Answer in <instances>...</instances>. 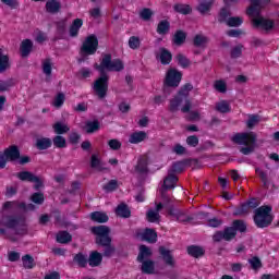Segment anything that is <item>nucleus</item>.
I'll list each match as a JSON object with an SVG mask.
<instances>
[{"label": "nucleus", "mask_w": 279, "mask_h": 279, "mask_svg": "<svg viewBox=\"0 0 279 279\" xmlns=\"http://www.w3.org/2000/svg\"><path fill=\"white\" fill-rule=\"evenodd\" d=\"M116 215L117 217H122L123 219H128V217L132 215V211L130 210L128 205L122 203L118 205V207L116 208Z\"/></svg>", "instance_id": "21"}, {"label": "nucleus", "mask_w": 279, "mask_h": 279, "mask_svg": "<svg viewBox=\"0 0 279 279\" xmlns=\"http://www.w3.org/2000/svg\"><path fill=\"white\" fill-rule=\"evenodd\" d=\"M137 236L142 241H147L148 243H156V240L158 239V234L153 229L141 231Z\"/></svg>", "instance_id": "13"}, {"label": "nucleus", "mask_w": 279, "mask_h": 279, "mask_svg": "<svg viewBox=\"0 0 279 279\" xmlns=\"http://www.w3.org/2000/svg\"><path fill=\"white\" fill-rule=\"evenodd\" d=\"M90 167L96 169V171H104L106 169L98 155H92Z\"/></svg>", "instance_id": "28"}, {"label": "nucleus", "mask_w": 279, "mask_h": 279, "mask_svg": "<svg viewBox=\"0 0 279 279\" xmlns=\"http://www.w3.org/2000/svg\"><path fill=\"white\" fill-rule=\"evenodd\" d=\"M108 145L110 149H113L114 151H117L118 149H121V142L119 140H110L108 142Z\"/></svg>", "instance_id": "56"}, {"label": "nucleus", "mask_w": 279, "mask_h": 279, "mask_svg": "<svg viewBox=\"0 0 279 279\" xmlns=\"http://www.w3.org/2000/svg\"><path fill=\"white\" fill-rule=\"evenodd\" d=\"M186 40V33L184 31H177L173 36L174 45H184Z\"/></svg>", "instance_id": "35"}, {"label": "nucleus", "mask_w": 279, "mask_h": 279, "mask_svg": "<svg viewBox=\"0 0 279 279\" xmlns=\"http://www.w3.org/2000/svg\"><path fill=\"white\" fill-rule=\"evenodd\" d=\"M159 254L162 256V259L165 260L166 265H169L170 267H173L175 265V259H173V255H171V251L160 247Z\"/></svg>", "instance_id": "18"}, {"label": "nucleus", "mask_w": 279, "mask_h": 279, "mask_svg": "<svg viewBox=\"0 0 279 279\" xmlns=\"http://www.w3.org/2000/svg\"><path fill=\"white\" fill-rule=\"evenodd\" d=\"M129 47L130 49L136 50L141 47V38L136 36H132L129 38Z\"/></svg>", "instance_id": "42"}, {"label": "nucleus", "mask_w": 279, "mask_h": 279, "mask_svg": "<svg viewBox=\"0 0 279 279\" xmlns=\"http://www.w3.org/2000/svg\"><path fill=\"white\" fill-rule=\"evenodd\" d=\"M186 144L190 145V147H197V145H199V140L197 136L192 135L186 138Z\"/></svg>", "instance_id": "53"}, {"label": "nucleus", "mask_w": 279, "mask_h": 279, "mask_svg": "<svg viewBox=\"0 0 279 279\" xmlns=\"http://www.w3.org/2000/svg\"><path fill=\"white\" fill-rule=\"evenodd\" d=\"M64 94H58L54 97L52 105L54 106V108H61V106L64 104Z\"/></svg>", "instance_id": "47"}, {"label": "nucleus", "mask_w": 279, "mask_h": 279, "mask_svg": "<svg viewBox=\"0 0 279 279\" xmlns=\"http://www.w3.org/2000/svg\"><path fill=\"white\" fill-rule=\"evenodd\" d=\"M72 236L68 232H59L57 234V241L58 243H69L71 241Z\"/></svg>", "instance_id": "43"}, {"label": "nucleus", "mask_w": 279, "mask_h": 279, "mask_svg": "<svg viewBox=\"0 0 279 279\" xmlns=\"http://www.w3.org/2000/svg\"><path fill=\"white\" fill-rule=\"evenodd\" d=\"M89 16L94 20L101 19V10L99 8L90 9Z\"/></svg>", "instance_id": "54"}, {"label": "nucleus", "mask_w": 279, "mask_h": 279, "mask_svg": "<svg viewBox=\"0 0 279 279\" xmlns=\"http://www.w3.org/2000/svg\"><path fill=\"white\" fill-rule=\"evenodd\" d=\"M84 25V21L82 19H75L70 26V36L75 37L80 34V29Z\"/></svg>", "instance_id": "24"}, {"label": "nucleus", "mask_w": 279, "mask_h": 279, "mask_svg": "<svg viewBox=\"0 0 279 279\" xmlns=\"http://www.w3.org/2000/svg\"><path fill=\"white\" fill-rule=\"evenodd\" d=\"M78 76L83 80H86V77H90V69L83 68L78 71Z\"/></svg>", "instance_id": "61"}, {"label": "nucleus", "mask_w": 279, "mask_h": 279, "mask_svg": "<svg viewBox=\"0 0 279 279\" xmlns=\"http://www.w3.org/2000/svg\"><path fill=\"white\" fill-rule=\"evenodd\" d=\"M175 182H178V177L170 174L163 180L162 189H175Z\"/></svg>", "instance_id": "32"}, {"label": "nucleus", "mask_w": 279, "mask_h": 279, "mask_svg": "<svg viewBox=\"0 0 279 279\" xmlns=\"http://www.w3.org/2000/svg\"><path fill=\"white\" fill-rule=\"evenodd\" d=\"M17 178L22 181L33 182L35 189H40V186H43V179L34 175L32 172H20L17 173Z\"/></svg>", "instance_id": "11"}, {"label": "nucleus", "mask_w": 279, "mask_h": 279, "mask_svg": "<svg viewBox=\"0 0 279 279\" xmlns=\"http://www.w3.org/2000/svg\"><path fill=\"white\" fill-rule=\"evenodd\" d=\"M90 219L97 223H106V221H108V215H106V213L96 211L90 214Z\"/></svg>", "instance_id": "29"}, {"label": "nucleus", "mask_w": 279, "mask_h": 279, "mask_svg": "<svg viewBox=\"0 0 279 279\" xmlns=\"http://www.w3.org/2000/svg\"><path fill=\"white\" fill-rule=\"evenodd\" d=\"M154 15V12L149 9H144L141 11L140 16L143 19V21H149L151 16Z\"/></svg>", "instance_id": "51"}, {"label": "nucleus", "mask_w": 279, "mask_h": 279, "mask_svg": "<svg viewBox=\"0 0 279 279\" xmlns=\"http://www.w3.org/2000/svg\"><path fill=\"white\" fill-rule=\"evenodd\" d=\"M174 61L179 66H181V69H189V66H191V60H189V58L182 53L177 54L174 57Z\"/></svg>", "instance_id": "26"}, {"label": "nucleus", "mask_w": 279, "mask_h": 279, "mask_svg": "<svg viewBox=\"0 0 279 279\" xmlns=\"http://www.w3.org/2000/svg\"><path fill=\"white\" fill-rule=\"evenodd\" d=\"M51 60L47 59L43 62V71L45 73V75H47L49 77V75H51Z\"/></svg>", "instance_id": "46"}, {"label": "nucleus", "mask_w": 279, "mask_h": 279, "mask_svg": "<svg viewBox=\"0 0 279 279\" xmlns=\"http://www.w3.org/2000/svg\"><path fill=\"white\" fill-rule=\"evenodd\" d=\"M102 255L101 253L94 251L89 254L88 263L90 267H99L101 265L102 260Z\"/></svg>", "instance_id": "20"}, {"label": "nucleus", "mask_w": 279, "mask_h": 279, "mask_svg": "<svg viewBox=\"0 0 279 279\" xmlns=\"http://www.w3.org/2000/svg\"><path fill=\"white\" fill-rule=\"evenodd\" d=\"M241 53H243V46H241V45L235 46V47L231 50V56H232V58H240Z\"/></svg>", "instance_id": "57"}, {"label": "nucleus", "mask_w": 279, "mask_h": 279, "mask_svg": "<svg viewBox=\"0 0 279 279\" xmlns=\"http://www.w3.org/2000/svg\"><path fill=\"white\" fill-rule=\"evenodd\" d=\"M173 151H174V154L182 155V154H186V148H184V146H182V145H180V144H177V145L173 147Z\"/></svg>", "instance_id": "63"}, {"label": "nucleus", "mask_w": 279, "mask_h": 279, "mask_svg": "<svg viewBox=\"0 0 279 279\" xmlns=\"http://www.w3.org/2000/svg\"><path fill=\"white\" fill-rule=\"evenodd\" d=\"M119 110L120 112H122L123 114H125V112H130V104L128 102H121L119 105Z\"/></svg>", "instance_id": "64"}, {"label": "nucleus", "mask_w": 279, "mask_h": 279, "mask_svg": "<svg viewBox=\"0 0 279 279\" xmlns=\"http://www.w3.org/2000/svg\"><path fill=\"white\" fill-rule=\"evenodd\" d=\"M191 90H193V85L191 84H186L184 85L182 88H181V92H180V96L181 97H186L189 95V93H191Z\"/></svg>", "instance_id": "59"}, {"label": "nucleus", "mask_w": 279, "mask_h": 279, "mask_svg": "<svg viewBox=\"0 0 279 279\" xmlns=\"http://www.w3.org/2000/svg\"><path fill=\"white\" fill-rule=\"evenodd\" d=\"M214 88L218 93H226V90H228V85L226 84V81L218 80L214 83Z\"/></svg>", "instance_id": "41"}, {"label": "nucleus", "mask_w": 279, "mask_h": 279, "mask_svg": "<svg viewBox=\"0 0 279 279\" xmlns=\"http://www.w3.org/2000/svg\"><path fill=\"white\" fill-rule=\"evenodd\" d=\"M142 263V271L143 274H158L156 270V264L153 260H144Z\"/></svg>", "instance_id": "22"}, {"label": "nucleus", "mask_w": 279, "mask_h": 279, "mask_svg": "<svg viewBox=\"0 0 279 279\" xmlns=\"http://www.w3.org/2000/svg\"><path fill=\"white\" fill-rule=\"evenodd\" d=\"M117 186H118L117 181L111 180V181H109V182L104 186V189H105V191H107V192H112V191H116Z\"/></svg>", "instance_id": "60"}, {"label": "nucleus", "mask_w": 279, "mask_h": 279, "mask_svg": "<svg viewBox=\"0 0 279 279\" xmlns=\"http://www.w3.org/2000/svg\"><path fill=\"white\" fill-rule=\"evenodd\" d=\"M34 49V41L32 39H23L20 44V54L22 58H27Z\"/></svg>", "instance_id": "12"}, {"label": "nucleus", "mask_w": 279, "mask_h": 279, "mask_svg": "<svg viewBox=\"0 0 279 279\" xmlns=\"http://www.w3.org/2000/svg\"><path fill=\"white\" fill-rule=\"evenodd\" d=\"M136 171H138L140 173H145V171H147V159L142 158L138 160Z\"/></svg>", "instance_id": "44"}, {"label": "nucleus", "mask_w": 279, "mask_h": 279, "mask_svg": "<svg viewBox=\"0 0 279 279\" xmlns=\"http://www.w3.org/2000/svg\"><path fill=\"white\" fill-rule=\"evenodd\" d=\"M216 110L222 113L230 112V104L226 100H220L216 104Z\"/></svg>", "instance_id": "38"}, {"label": "nucleus", "mask_w": 279, "mask_h": 279, "mask_svg": "<svg viewBox=\"0 0 279 279\" xmlns=\"http://www.w3.org/2000/svg\"><path fill=\"white\" fill-rule=\"evenodd\" d=\"M213 5H215V0H198L196 10L201 14H208L213 10Z\"/></svg>", "instance_id": "14"}, {"label": "nucleus", "mask_w": 279, "mask_h": 279, "mask_svg": "<svg viewBox=\"0 0 279 279\" xmlns=\"http://www.w3.org/2000/svg\"><path fill=\"white\" fill-rule=\"evenodd\" d=\"M258 123H260V118L258 116H251V117H248L246 125H247V128L252 129L255 125H258Z\"/></svg>", "instance_id": "45"}, {"label": "nucleus", "mask_w": 279, "mask_h": 279, "mask_svg": "<svg viewBox=\"0 0 279 279\" xmlns=\"http://www.w3.org/2000/svg\"><path fill=\"white\" fill-rule=\"evenodd\" d=\"M180 104H182V96L179 94V96H177L174 99L170 101V109L178 110Z\"/></svg>", "instance_id": "49"}, {"label": "nucleus", "mask_w": 279, "mask_h": 279, "mask_svg": "<svg viewBox=\"0 0 279 279\" xmlns=\"http://www.w3.org/2000/svg\"><path fill=\"white\" fill-rule=\"evenodd\" d=\"M23 265L26 269H32L34 267V258L29 255H26L22 258Z\"/></svg>", "instance_id": "48"}, {"label": "nucleus", "mask_w": 279, "mask_h": 279, "mask_svg": "<svg viewBox=\"0 0 279 279\" xmlns=\"http://www.w3.org/2000/svg\"><path fill=\"white\" fill-rule=\"evenodd\" d=\"M191 90H193V85L191 84H186L184 85L182 88H181V92H180V96L181 97H186L189 95V93H191Z\"/></svg>", "instance_id": "58"}, {"label": "nucleus", "mask_w": 279, "mask_h": 279, "mask_svg": "<svg viewBox=\"0 0 279 279\" xmlns=\"http://www.w3.org/2000/svg\"><path fill=\"white\" fill-rule=\"evenodd\" d=\"M51 138L48 137H39L36 141L37 149H49L51 147Z\"/></svg>", "instance_id": "31"}, {"label": "nucleus", "mask_w": 279, "mask_h": 279, "mask_svg": "<svg viewBox=\"0 0 279 279\" xmlns=\"http://www.w3.org/2000/svg\"><path fill=\"white\" fill-rule=\"evenodd\" d=\"M99 128H100L99 121L97 120L89 121L85 125V132H87V134H93L95 132H98Z\"/></svg>", "instance_id": "33"}, {"label": "nucleus", "mask_w": 279, "mask_h": 279, "mask_svg": "<svg viewBox=\"0 0 279 279\" xmlns=\"http://www.w3.org/2000/svg\"><path fill=\"white\" fill-rule=\"evenodd\" d=\"M31 199L34 204H43V202H45V196L43 193H35L32 195Z\"/></svg>", "instance_id": "52"}, {"label": "nucleus", "mask_w": 279, "mask_h": 279, "mask_svg": "<svg viewBox=\"0 0 279 279\" xmlns=\"http://www.w3.org/2000/svg\"><path fill=\"white\" fill-rule=\"evenodd\" d=\"M143 141H147V133H145V131L134 132L129 137V143L133 145H138V143H143Z\"/></svg>", "instance_id": "16"}, {"label": "nucleus", "mask_w": 279, "mask_h": 279, "mask_svg": "<svg viewBox=\"0 0 279 279\" xmlns=\"http://www.w3.org/2000/svg\"><path fill=\"white\" fill-rule=\"evenodd\" d=\"M92 232L96 235L97 245L106 247L105 256H112L114 254V246L110 245V243H112V239H110V228L98 226L92 228Z\"/></svg>", "instance_id": "3"}, {"label": "nucleus", "mask_w": 279, "mask_h": 279, "mask_svg": "<svg viewBox=\"0 0 279 279\" xmlns=\"http://www.w3.org/2000/svg\"><path fill=\"white\" fill-rule=\"evenodd\" d=\"M246 228L245 222L235 220L233 221V227L226 229L225 232L215 233L214 241H221L222 239H225V241H231V239L236 236V230L239 232H245Z\"/></svg>", "instance_id": "5"}, {"label": "nucleus", "mask_w": 279, "mask_h": 279, "mask_svg": "<svg viewBox=\"0 0 279 279\" xmlns=\"http://www.w3.org/2000/svg\"><path fill=\"white\" fill-rule=\"evenodd\" d=\"M174 12L179 14H191V5L189 4H174Z\"/></svg>", "instance_id": "40"}, {"label": "nucleus", "mask_w": 279, "mask_h": 279, "mask_svg": "<svg viewBox=\"0 0 279 279\" xmlns=\"http://www.w3.org/2000/svg\"><path fill=\"white\" fill-rule=\"evenodd\" d=\"M172 58L171 52L165 48H160L157 51V60L161 62V64H170Z\"/></svg>", "instance_id": "15"}, {"label": "nucleus", "mask_w": 279, "mask_h": 279, "mask_svg": "<svg viewBox=\"0 0 279 279\" xmlns=\"http://www.w3.org/2000/svg\"><path fill=\"white\" fill-rule=\"evenodd\" d=\"M218 21L220 23H226L229 27H239L243 25V17L232 16L230 17V9L222 8L218 15Z\"/></svg>", "instance_id": "8"}, {"label": "nucleus", "mask_w": 279, "mask_h": 279, "mask_svg": "<svg viewBox=\"0 0 279 279\" xmlns=\"http://www.w3.org/2000/svg\"><path fill=\"white\" fill-rule=\"evenodd\" d=\"M10 69V59L8 54L3 53V50L0 49V73Z\"/></svg>", "instance_id": "30"}, {"label": "nucleus", "mask_w": 279, "mask_h": 279, "mask_svg": "<svg viewBox=\"0 0 279 279\" xmlns=\"http://www.w3.org/2000/svg\"><path fill=\"white\" fill-rule=\"evenodd\" d=\"M160 210H162V204H158L156 206V209H150L147 213V219L150 223H156V221H159L160 219V215L158 213H160Z\"/></svg>", "instance_id": "19"}, {"label": "nucleus", "mask_w": 279, "mask_h": 279, "mask_svg": "<svg viewBox=\"0 0 279 279\" xmlns=\"http://www.w3.org/2000/svg\"><path fill=\"white\" fill-rule=\"evenodd\" d=\"M267 3H269V0H251V7H248L246 11L247 16L252 20L253 27L264 29L265 32H269V29L276 27V23H274L272 20L260 15V10H263Z\"/></svg>", "instance_id": "1"}, {"label": "nucleus", "mask_w": 279, "mask_h": 279, "mask_svg": "<svg viewBox=\"0 0 279 279\" xmlns=\"http://www.w3.org/2000/svg\"><path fill=\"white\" fill-rule=\"evenodd\" d=\"M194 45L195 47H206V45H208V37L202 34L195 35Z\"/></svg>", "instance_id": "37"}, {"label": "nucleus", "mask_w": 279, "mask_h": 279, "mask_svg": "<svg viewBox=\"0 0 279 279\" xmlns=\"http://www.w3.org/2000/svg\"><path fill=\"white\" fill-rule=\"evenodd\" d=\"M170 27L171 24L169 23V21L162 20L157 26V33H159L160 35L169 34Z\"/></svg>", "instance_id": "34"}, {"label": "nucleus", "mask_w": 279, "mask_h": 279, "mask_svg": "<svg viewBox=\"0 0 279 279\" xmlns=\"http://www.w3.org/2000/svg\"><path fill=\"white\" fill-rule=\"evenodd\" d=\"M149 256H151V248H149L145 245H141L140 246V253H138V256H137L138 263H143L145 260H148L147 258H149Z\"/></svg>", "instance_id": "25"}, {"label": "nucleus", "mask_w": 279, "mask_h": 279, "mask_svg": "<svg viewBox=\"0 0 279 279\" xmlns=\"http://www.w3.org/2000/svg\"><path fill=\"white\" fill-rule=\"evenodd\" d=\"M94 69L96 71H99L102 75H106L107 72H113V73H119L125 69V64L121 59H113L112 60V54L110 53H105L100 58V63H96L94 65Z\"/></svg>", "instance_id": "2"}, {"label": "nucleus", "mask_w": 279, "mask_h": 279, "mask_svg": "<svg viewBox=\"0 0 279 279\" xmlns=\"http://www.w3.org/2000/svg\"><path fill=\"white\" fill-rule=\"evenodd\" d=\"M248 263L253 269H260V267H262V263L258 257H253V258L248 259Z\"/></svg>", "instance_id": "55"}, {"label": "nucleus", "mask_w": 279, "mask_h": 279, "mask_svg": "<svg viewBox=\"0 0 279 279\" xmlns=\"http://www.w3.org/2000/svg\"><path fill=\"white\" fill-rule=\"evenodd\" d=\"M274 217L271 216L270 206H262L255 210L254 222L257 228H267L271 225Z\"/></svg>", "instance_id": "6"}, {"label": "nucleus", "mask_w": 279, "mask_h": 279, "mask_svg": "<svg viewBox=\"0 0 279 279\" xmlns=\"http://www.w3.org/2000/svg\"><path fill=\"white\" fill-rule=\"evenodd\" d=\"M256 133L254 132L238 133L233 136L234 143L242 145L241 153L244 154V156H247L254 151L256 148Z\"/></svg>", "instance_id": "4"}, {"label": "nucleus", "mask_w": 279, "mask_h": 279, "mask_svg": "<svg viewBox=\"0 0 279 279\" xmlns=\"http://www.w3.org/2000/svg\"><path fill=\"white\" fill-rule=\"evenodd\" d=\"M4 156L7 160L16 162V160H19V156H21V153L16 146H11L4 150Z\"/></svg>", "instance_id": "17"}, {"label": "nucleus", "mask_w": 279, "mask_h": 279, "mask_svg": "<svg viewBox=\"0 0 279 279\" xmlns=\"http://www.w3.org/2000/svg\"><path fill=\"white\" fill-rule=\"evenodd\" d=\"M74 260L77 263V265H80V267H86V264L88 263L86 256H84L83 254H77L74 257Z\"/></svg>", "instance_id": "50"}, {"label": "nucleus", "mask_w": 279, "mask_h": 279, "mask_svg": "<svg viewBox=\"0 0 279 279\" xmlns=\"http://www.w3.org/2000/svg\"><path fill=\"white\" fill-rule=\"evenodd\" d=\"M52 143L54 147H58L59 149H63L64 147H66V138H64L62 135L54 136Z\"/></svg>", "instance_id": "39"}, {"label": "nucleus", "mask_w": 279, "mask_h": 279, "mask_svg": "<svg viewBox=\"0 0 279 279\" xmlns=\"http://www.w3.org/2000/svg\"><path fill=\"white\" fill-rule=\"evenodd\" d=\"M187 253L194 258H199L204 254V248L202 246H190Z\"/></svg>", "instance_id": "36"}, {"label": "nucleus", "mask_w": 279, "mask_h": 279, "mask_svg": "<svg viewBox=\"0 0 279 279\" xmlns=\"http://www.w3.org/2000/svg\"><path fill=\"white\" fill-rule=\"evenodd\" d=\"M60 8H62V5L60 4V2H58V0H50L46 3V11L50 14H56L60 12Z\"/></svg>", "instance_id": "27"}, {"label": "nucleus", "mask_w": 279, "mask_h": 279, "mask_svg": "<svg viewBox=\"0 0 279 279\" xmlns=\"http://www.w3.org/2000/svg\"><path fill=\"white\" fill-rule=\"evenodd\" d=\"M52 130L56 134H66L71 128H69L68 123L58 121L52 125Z\"/></svg>", "instance_id": "23"}, {"label": "nucleus", "mask_w": 279, "mask_h": 279, "mask_svg": "<svg viewBox=\"0 0 279 279\" xmlns=\"http://www.w3.org/2000/svg\"><path fill=\"white\" fill-rule=\"evenodd\" d=\"M108 74H101L93 85L94 93L99 97V99H104L108 93Z\"/></svg>", "instance_id": "9"}, {"label": "nucleus", "mask_w": 279, "mask_h": 279, "mask_svg": "<svg viewBox=\"0 0 279 279\" xmlns=\"http://www.w3.org/2000/svg\"><path fill=\"white\" fill-rule=\"evenodd\" d=\"M182 82V72L175 68H169L166 72L163 85L168 88H178Z\"/></svg>", "instance_id": "7"}, {"label": "nucleus", "mask_w": 279, "mask_h": 279, "mask_svg": "<svg viewBox=\"0 0 279 279\" xmlns=\"http://www.w3.org/2000/svg\"><path fill=\"white\" fill-rule=\"evenodd\" d=\"M97 49H99V39H97V36L89 35L86 37L82 46L83 53H85V56H95Z\"/></svg>", "instance_id": "10"}, {"label": "nucleus", "mask_w": 279, "mask_h": 279, "mask_svg": "<svg viewBox=\"0 0 279 279\" xmlns=\"http://www.w3.org/2000/svg\"><path fill=\"white\" fill-rule=\"evenodd\" d=\"M187 117L191 121H199L202 119V116L197 111H190Z\"/></svg>", "instance_id": "62"}]
</instances>
